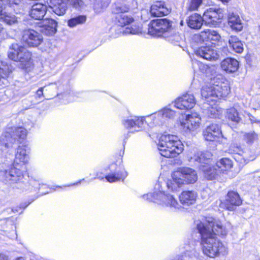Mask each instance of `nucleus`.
<instances>
[{
	"label": "nucleus",
	"mask_w": 260,
	"mask_h": 260,
	"mask_svg": "<svg viewBox=\"0 0 260 260\" xmlns=\"http://www.w3.org/2000/svg\"><path fill=\"white\" fill-rule=\"evenodd\" d=\"M197 229L201 235V245L205 255L215 258L228 254V248L216 236H225L228 233L226 228L220 221L213 217H206L197 224Z\"/></svg>",
	"instance_id": "f257e3e1"
},
{
	"label": "nucleus",
	"mask_w": 260,
	"mask_h": 260,
	"mask_svg": "<svg viewBox=\"0 0 260 260\" xmlns=\"http://www.w3.org/2000/svg\"><path fill=\"white\" fill-rule=\"evenodd\" d=\"M230 92L228 81L223 77L214 78L211 83L203 86L201 95L206 103H217L221 98L226 96Z\"/></svg>",
	"instance_id": "f03ea898"
},
{
	"label": "nucleus",
	"mask_w": 260,
	"mask_h": 260,
	"mask_svg": "<svg viewBox=\"0 0 260 260\" xmlns=\"http://www.w3.org/2000/svg\"><path fill=\"white\" fill-rule=\"evenodd\" d=\"M172 181L168 180L166 185L169 189L173 191L183 185L193 184L198 180L197 172L189 167H180L171 175Z\"/></svg>",
	"instance_id": "7ed1b4c3"
},
{
	"label": "nucleus",
	"mask_w": 260,
	"mask_h": 260,
	"mask_svg": "<svg viewBox=\"0 0 260 260\" xmlns=\"http://www.w3.org/2000/svg\"><path fill=\"white\" fill-rule=\"evenodd\" d=\"M160 154L166 157H174L183 150V145L178 138L173 135H162L157 144Z\"/></svg>",
	"instance_id": "20e7f679"
},
{
	"label": "nucleus",
	"mask_w": 260,
	"mask_h": 260,
	"mask_svg": "<svg viewBox=\"0 0 260 260\" xmlns=\"http://www.w3.org/2000/svg\"><path fill=\"white\" fill-rule=\"evenodd\" d=\"M8 57L11 60L20 62L21 68L26 72L32 70L33 64L31 53L23 46L13 44L10 48Z\"/></svg>",
	"instance_id": "39448f33"
},
{
	"label": "nucleus",
	"mask_w": 260,
	"mask_h": 260,
	"mask_svg": "<svg viewBox=\"0 0 260 260\" xmlns=\"http://www.w3.org/2000/svg\"><path fill=\"white\" fill-rule=\"evenodd\" d=\"M143 197L146 200L153 201L175 209H179L180 207L177 200L173 195L165 194L164 192L159 191L154 193H149L144 195Z\"/></svg>",
	"instance_id": "423d86ee"
},
{
	"label": "nucleus",
	"mask_w": 260,
	"mask_h": 260,
	"mask_svg": "<svg viewBox=\"0 0 260 260\" xmlns=\"http://www.w3.org/2000/svg\"><path fill=\"white\" fill-rule=\"evenodd\" d=\"M172 23L167 19L152 21L149 24L148 33L150 35L159 37L166 32L172 31Z\"/></svg>",
	"instance_id": "0eeeda50"
},
{
	"label": "nucleus",
	"mask_w": 260,
	"mask_h": 260,
	"mask_svg": "<svg viewBox=\"0 0 260 260\" xmlns=\"http://www.w3.org/2000/svg\"><path fill=\"white\" fill-rule=\"evenodd\" d=\"M202 17L205 25L216 26L223 18L222 10L220 8H210L204 12Z\"/></svg>",
	"instance_id": "6e6552de"
},
{
	"label": "nucleus",
	"mask_w": 260,
	"mask_h": 260,
	"mask_svg": "<svg viewBox=\"0 0 260 260\" xmlns=\"http://www.w3.org/2000/svg\"><path fill=\"white\" fill-rule=\"evenodd\" d=\"M242 204V200L239 194L236 191L231 190L228 192L225 200L220 202L219 206L228 210L233 211L236 207L239 206Z\"/></svg>",
	"instance_id": "1a4fd4ad"
},
{
	"label": "nucleus",
	"mask_w": 260,
	"mask_h": 260,
	"mask_svg": "<svg viewBox=\"0 0 260 260\" xmlns=\"http://www.w3.org/2000/svg\"><path fill=\"white\" fill-rule=\"evenodd\" d=\"M201 118L197 113H192L186 116L185 120L181 123L184 131L186 133H193L199 129Z\"/></svg>",
	"instance_id": "9d476101"
},
{
	"label": "nucleus",
	"mask_w": 260,
	"mask_h": 260,
	"mask_svg": "<svg viewBox=\"0 0 260 260\" xmlns=\"http://www.w3.org/2000/svg\"><path fill=\"white\" fill-rule=\"evenodd\" d=\"M204 138L208 141L221 142L223 138L220 127L217 124L212 123L203 131Z\"/></svg>",
	"instance_id": "9b49d317"
},
{
	"label": "nucleus",
	"mask_w": 260,
	"mask_h": 260,
	"mask_svg": "<svg viewBox=\"0 0 260 260\" xmlns=\"http://www.w3.org/2000/svg\"><path fill=\"white\" fill-rule=\"evenodd\" d=\"M22 40L30 47H37L42 42L43 37L34 29H27L23 31Z\"/></svg>",
	"instance_id": "f8f14e48"
},
{
	"label": "nucleus",
	"mask_w": 260,
	"mask_h": 260,
	"mask_svg": "<svg viewBox=\"0 0 260 260\" xmlns=\"http://www.w3.org/2000/svg\"><path fill=\"white\" fill-rule=\"evenodd\" d=\"M196 104L193 94L186 93L177 98L174 102V106L180 110L192 109Z\"/></svg>",
	"instance_id": "ddd939ff"
},
{
	"label": "nucleus",
	"mask_w": 260,
	"mask_h": 260,
	"mask_svg": "<svg viewBox=\"0 0 260 260\" xmlns=\"http://www.w3.org/2000/svg\"><path fill=\"white\" fill-rule=\"evenodd\" d=\"M171 12V9L162 1H157L152 4L150 7V13L153 17H161L167 15Z\"/></svg>",
	"instance_id": "4468645a"
},
{
	"label": "nucleus",
	"mask_w": 260,
	"mask_h": 260,
	"mask_svg": "<svg viewBox=\"0 0 260 260\" xmlns=\"http://www.w3.org/2000/svg\"><path fill=\"white\" fill-rule=\"evenodd\" d=\"M220 38L219 34L216 31L212 29H206L194 36V40L200 43L208 41H216Z\"/></svg>",
	"instance_id": "2eb2a0df"
},
{
	"label": "nucleus",
	"mask_w": 260,
	"mask_h": 260,
	"mask_svg": "<svg viewBox=\"0 0 260 260\" xmlns=\"http://www.w3.org/2000/svg\"><path fill=\"white\" fill-rule=\"evenodd\" d=\"M195 54L208 60H216L219 55L214 49L210 46H201L195 51Z\"/></svg>",
	"instance_id": "dca6fc26"
},
{
	"label": "nucleus",
	"mask_w": 260,
	"mask_h": 260,
	"mask_svg": "<svg viewBox=\"0 0 260 260\" xmlns=\"http://www.w3.org/2000/svg\"><path fill=\"white\" fill-rule=\"evenodd\" d=\"M212 156V153L210 151L197 152L188 156V160L190 162H197L199 163L209 165Z\"/></svg>",
	"instance_id": "f3484780"
},
{
	"label": "nucleus",
	"mask_w": 260,
	"mask_h": 260,
	"mask_svg": "<svg viewBox=\"0 0 260 260\" xmlns=\"http://www.w3.org/2000/svg\"><path fill=\"white\" fill-rule=\"evenodd\" d=\"M26 130L23 127H17L15 129L12 135L10 134V132H5L1 137V142L7 146L8 143L6 142L10 141L12 137H14V139H16L17 137L19 139H23L26 136Z\"/></svg>",
	"instance_id": "a211bd4d"
},
{
	"label": "nucleus",
	"mask_w": 260,
	"mask_h": 260,
	"mask_svg": "<svg viewBox=\"0 0 260 260\" xmlns=\"http://www.w3.org/2000/svg\"><path fill=\"white\" fill-rule=\"evenodd\" d=\"M4 180L10 183H17L23 178L22 172L15 167L11 168L9 171H6L4 174Z\"/></svg>",
	"instance_id": "6ab92c4d"
},
{
	"label": "nucleus",
	"mask_w": 260,
	"mask_h": 260,
	"mask_svg": "<svg viewBox=\"0 0 260 260\" xmlns=\"http://www.w3.org/2000/svg\"><path fill=\"white\" fill-rule=\"evenodd\" d=\"M47 11L46 5L42 3H36L31 6L29 16L36 20H42Z\"/></svg>",
	"instance_id": "aec40b11"
},
{
	"label": "nucleus",
	"mask_w": 260,
	"mask_h": 260,
	"mask_svg": "<svg viewBox=\"0 0 260 260\" xmlns=\"http://www.w3.org/2000/svg\"><path fill=\"white\" fill-rule=\"evenodd\" d=\"M41 31L47 36L53 35L56 32L57 23L53 19H44L41 21Z\"/></svg>",
	"instance_id": "412c9836"
},
{
	"label": "nucleus",
	"mask_w": 260,
	"mask_h": 260,
	"mask_svg": "<svg viewBox=\"0 0 260 260\" xmlns=\"http://www.w3.org/2000/svg\"><path fill=\"white\" fill-rule=\"evenodd\" d=\"M27 147L25 145L19 146L17 149L14 164L24 165L28 161V150Z\"/></svg>",
	"instance_id": "4be33fe9"
},
{
	"label": "nucleus",
	"mask_w": 260,
	"mask_h": 260,
	"mask_svg": "<svg viewBox=\"0 0 260 260\" xmlns=\"http://www.w3.org/2000/svg\"><path fill=\"white\" fill-rule=\"evenodd\" d=\"M144 122V117H134L133 118L124 120L123 124L126 128H134L135 131H139L143 127Z\"/></svg>",
	"instance_id": "5701e85b"
},
{
	"label": "nucleus",
	"mask_w": 260,
	"mask_h": 260,
	"mask_svg": "<svg viewBox=\"0 0 260 260\" xmlns=\"http://www.w3.org/2000/svg\"><path fill=\"white\" fill-rule=\"evenodd\" d=\"M52 11L57 15L61 16L67 10L68 0H50Z\"/></svg>",
	"instance_id": "b1692460"
},
{
	"label": "nucleus",
	"mask_w": 260,
	"mask_h": 260,
	"mask_svg": "<svg viewBox=\"0 0 260 260\" xmlns=\"http://www.w3.org/2000/svg\"><path fill=\"white\" fill-rule=\"evenodd\" d=\"M197 198V194L193 191H183L179 196L181 203L186 206L194 204Z\"/></svg>",
	"instance_id": "393cba45"
},
{
	"label": "nucleus",
	"mask_w": 260,
	"mask_h": 260,
	"mask_svg": "<svg viewBox=\"0 0 260 260\" xmlns=\"http://www.w3.org/2000/svg\"><path fill=\"white\" fill-rule=\"evenodd\" d=\"M221 67L226 72L234 73L238 70L239 62L236 59L227 58L221 62Z\"/></svg>",
	"instance_id": "a878e982"
},
{
	"label": "nucleus",
	"mask_w": 260,
	"mask_h": 260,
	"mask_svg": "<svg viewBox=\"0 0 260 260\" xmlns=\"http://www.w3.org/2000/svg\"><path fill=\"white\" fill-rule=\"evenodd\" d=\"M216 103H205L204 112L208 117L216 118L221 112V109Z\"/></svg>",
	"instance_id": "bb28decb"
},
{
	"label": "nucleus",
	"mask_w": 260,
	"mask_h": 260,
	"mask_svg": "<svg viewBox=\"0 0 260 260\" xmlns=\"http://www.w3.org/2000/svg\"><path fill=\"white\" fill-rule=\"evenodd\" d=\"M200 169L203 172L205 177L208 180L214 179L221 175L216 165L213 167L210 166L209 165H202Z\"/></svg>",
	"instance_id": "cd10ccee"
},
{
	"label": "nucleus",
	"mask_w": 260,
	"mask_h": 260,
	"mask_svg": "<svg viewBox=\"0 0 260 260\" xmlns=\"http://www.w3.org/2000/svg\"><path fill=\"white\" fill-rule=\"evenodd\" d=\"M228 25L236 31H241L243 28V24L239 16L234 13H229L228 15Z\"/></svg>",
	"instance_id": "c85d7f7f"
},
{
	"label": "nucleus",
	"mask_w": 260,
	"mask_h": 260,
	"mask_svg": "<svg viewBox=\"0 0 260 260\" xmlns=\"http://www.w3.org/2000/svg\"><path fill=\"white\" fill-rule=\"evenodd\" d=\"M188 26L192 29L201 28L204 22L203 17L197 13L189 16L186 19Z\"/></svg>",
	"instance_id": "c756f323"
},
{
	"label": "nucleus",
	"mask_w": 260,
	"mask_h": 260,
	"mask_svg": "<svg viewBox=\"0 0 260 260\" xmlns=\"http://www.w3.org/2000/svg\"><path fill=\"white\" fill-rule=\"evenodd\" d=\"M233 161L229 158H223L216 164L220 174H227L233 167Z\"/></svg>",
	"instance_id": "7c9ffc66"
},
{
	"label": "nucleus",
	"mask_w": 260,
	"mask_h": 260,
	"mask_svg": "<svg viewBox=\"0 0 260 260\" xmlns=\"http://www.w3.org/2000/svg\"><path fill=\"white\" fill-rule=\"evenodd\" d=\"M129 7L128 5L120 2H117L112 5V12L117 15L128 12Z\"/></svg>",
	"instance_id": "2f4dec72"
},
{
	"label": "nucleus",
	"mask_w": 260,
	"mask_h": 260,
	"mask_svg": "<svg viewBox=\"0 0 260 260\" xmlns=\"http://www.w3.org/2000/svg\"><path fill=\"white\" fill-rule=\"evenodd\" d=\"M229 43L230 47L236 52L240 53L243 51V44L237 37H230L229 40Z\"/></svg>",
	"instance_id": "473e14b6"
},
{
	"label": "nucleus",
	"mask_w": 260,
	"mask_h": 260,
	"mask_svg": "<svg viewBox=\"0 0 260 260\" xmlns=\"http://www.w3.org/2000/svg\"><path fill=\"white\" fill-rule=\"evenodd\" d=\"M225 117L229 120L236 123H239L242 120L241 115L234 108H231L226 110Z\"/></svg>",
	"instance_id": "72a5a7b5"
},
{
	"label": "nucleus",
	"mask_w": 260,
	"mask_h": 260,
	"mask_svg": "<svg viewBox=\"0 0 260 260\" xmlns=\"http://www.w3.org/2000/svg\"><path fill=\"white\" fill-rule=\"evenodd\" d=\"M116 23L120 26L128 25L134 22V18L129 15L124 14L116 15L115 17Z\"/></svg>",
	"instance_id": "f704fd0d"
},
{
	"label": "nucleus",
	"mask_w": 260,
	"mask_h": 260,
	"mask_svg": "<svg viewBox=\"0 0 260 260\" xmlns=\"http://www.w3.org/2000/svg\"><path fill=\"white\" fill-rule=\"evenodd\" d=\"M126 176V172L124 171H122L110 174L106 176V179L108 182L112 183L120 181L121 179L123 180Z\"/></svg>",
	"instance_id": "c9c22d12"
},
{
	"label": "nucleus",
	"mask_w": 260,
	"mask_h": 260,
	"mask_svg": "<svg viewBox=\"0 0 260 260\" xmlns=\"http://www.w3.org/2000/svg\"><path fill=\"white\" fill-rule=\"evenodd\" d=\"M175 112L171 109L165 108L155 113L150 115L148 117H155L172 118L175 116Z\"/></svg>",
	"instance_id": "e433bc0d"
},
{
	"label": "nucleus",
	"mask_w": 260,
	"mask_h": 260,
	"mask_svg": "<svg viewBox=\"0 0 260 260\" xmlns=\"http://www.w3.org/2000/svg\"><path fill=\"white\" fill-rule=\"evenodd\" d=\"M86 21V17L84 15H79L69 19L68 21V25L70 27H74L78 25L84 24Z\"/></svg>",
	"instance_id": "4c0bfd02"
},
{
	"label": "nucleus",
	"mask_w": 260,
	"mask_h": 260,
	"mask_svg": "<svg viewBox=\"0 0 260 260\" xmlns=\"http://www.w3.org/2000/svg\"><path fill=\"white\" fill-rule=\"evenodd\" d=\"M0 20L9 25H12L17 22V19L15 15L7 13L1 14Z\"/></svg>",
	"instance_id": "58836bf2"
},
{
	"label": "nucleus",
	"mask_w": 260,
	"mask_h": 260,
	"mask_svg": "<svg viewBox=\"0 0 260 260\" xmlns=\"http://www.w3.org/2000/svg\"><path fill=\"white\" fill-rule=\"evenodd\" d=\"M244 139L247 143L252 144L258 139V136L254 132L245 133L244 135Z\"/></svg>",
	"instance_id": "ea45409f"
},
{
	"label": "nucleus",
	"mask_w": 260,
	"mask_h": 260,
	"mask_svg": "<svg viewBox=\"0 0 260 260\" xmlns=\"http://www.w3.org/2000/svg\"><path fill=\"white\" fill-rule=\"evenodd\" d=\"M203 0H190L187 5V9L189 11H196L202 4Z\"/></svg>",
	"instance_id": "a19ab883"
},
{
	"label": "nucleus",
	"mask_w": 260,
	"mask_h": 260,
	"mask_svg": "<svg viewBox=\"0 0 260 260\" xmlns=\"http://www.w3.org/2000/svg\"><path fill=\"white\" fill-rule=\"evenodd\" d=\"M141 32V29L137 25H132L131 27H127L123 30V33L126 35L132 34L136 35Z\"/></svg>",
	"instance_id": "79ce46f5"
},
{
	"label": "nucleus",
	"mask_w": 260,
	"mask_h": 260,
	"mask_svg": "<svg viewBox=\"0 0 260 260\" xmlns=\"http://www.w3.org/2000/svg\"><path fill=\"white\" fill-rule=\"evenodd\" d=\"M181 40L182 38L177 33H173L168 37V41L175 45H177Z\"/></svg>",
	"instance_id": "37998d69"
},
{
	"label": "nucleus",
	"mask_w": 260,
	"mask_h": 260,
	"mask_svg": "<svg viewBox=\"0 0 260 260\" xmlns=\"http://www.w3.org/2000/svg\"><path fill=\"white\" fill-rule=\"evenodd\" d=\"M71 5L76 9L82 8L85 6V2L83 0H68Z\"/></svg>",
	"instance_id": "c03bdc74"
},
{
	"label": "nucleus",
	"mask_w": 260,
	"mask_h": 260,
	"mask_svg": "<svg viewBox=\"0 0 260 260\" xmlns=\"http://www.w3.org/2000/svg\"><path fill=\"white\" fill-rule=\"evenodd\" d=\"M108 5V2H107V0L102 2L101 4H100V1L98 0L96 1L93 7L96 12H100L102 9L107 7Z\"/></svg>",
	"instance_id": "a18cd8bd"
},
{
	"label": "nucleus",
	"mask_w": 260,
	"mask_h": 260,
	"mask_svg": "<svg viewBox=\"0 0 260 260\" xmlns=\"http://www.w3.org/2000/svg\"><path fill=\"white\" fill-rule=\"evenodd\" d=\"M19 0H0V8L8 5L18 4Z\"/></svg>",
	"instance_id": "49530a36"
},
{
	"label": "nucleus",
	"mask_w": 260,
	"mask_h": 260,
	"mask_svg": "<svg viewBox=\"0 0 260 260\" xmlns=\"http://www.w3.org/2000/svg\"><path fill=\"white\" fill-rule=\"evenodd\" d=\"M8 74L9 72L6 68L4 69L0 68V81L2 80H5V78L8 77Z\"/></svg>",
	"instance_id": "de8ad7c7"
},
{
	"label": "nucleus",
	"mask_w": 260,
	"mask_h": 260,
	"mask_svg": "<svg viewBox=\"0 0 260 260\" xmlns=\"http://www.w3.org/2000/svg\"><path fill=\"white\" fill-rule=\"evenodd\" d=\"M37 96L40 98L41 96L43 95V87L40 88L36 92Z\"/></svg>",
	"instance_id": "09e8293b"
},
{
	"label": "nucleus",
	"mask_w": 260,
	"mask_h": 260,
	"mask_svg": "<svg viewBox=\"0 0 260 260\" xmlns=\"http://www.w3.org/2000/svg\"><path fill=\"white\" fill-rule=\"evenodd\" d=\"M0 260H10L8 257L4 254H0Z\"/></svg>",
	"instance_id": "8fccbe9b"
},
{
	"label": "nucleus",
	"mask_w": 260,
	"mask_h": 260,
	"mask_svg": "<svg viewBox=\"0 0 260 260\" xmlns=\"http://www.w3.org/2000/svg\"><path fill=\"white\" fill-rule=\"evenodd\" d=\"M250 120L251 121V122L253 123V122H259V121H258V120H253V119H251L250 118Z\"/></svg>",
	"instance_id": "3c124183"
},
{
	"label": "nucleus",
	"mask_w": 260,
	"mask_h": 260,
	"mask_svg": "<svg viewBox=\"0 0 260 260\" xmlns=\"http://www.w3.org/2000/svg\"><path fill=\"white\" fill-rule=\"evenodd\" d=\"M84 180V179H83L82 180H80V181H79V182H77V183H76L74 184V185H75V184L77 185V184H79V183H80L82 180Z\"/></svg>",
	"instance_id": "603ef678"
},
{
	"label": "nucleus",
	"mask_w": 260,
	"mask_h": 260,
	"mask_svg": "<svg viewBox=\"0 0 260 260\" xmlns=\"http://www.w3.org/2000/svg\"><path fill=\"white\" fill-rule=\"evenodd\" d=\"M254 177L259 178L260 177L259 176L256 175V176H254Z\"/></svg>",
	"instance_id": "864d4df0"
},
{
	"label": "nucleus",
	"mask_w": 260,
	"mask_h": 260,
	"mask_svg": "<svg viewBox=\"0 0 260 260\" xmlns=\"http://www.w3.org/2000/svg\"><path fill=\"white\" fill-rule=\"evenodd\" d=\"M3 28L2 25L0 24V30Z\"/></svg>",
	"instance_id": "5fc2aeb1"
},
{
	"label": "nucleus",
	"mask_w": 260,
	"mask_h": 260,
	"mask_svg": "<svg viewBox=\"0 0 260 260\" xmlns=\"http://www.w3.org/2000/svg\"><path fill=\"white\" fill-rule=\"evenodd\" d=\"M258 30L260 31V26L258 27Z\"/></svg>",
	"instance_id": "6e6d98bb"
}]
</instances>
